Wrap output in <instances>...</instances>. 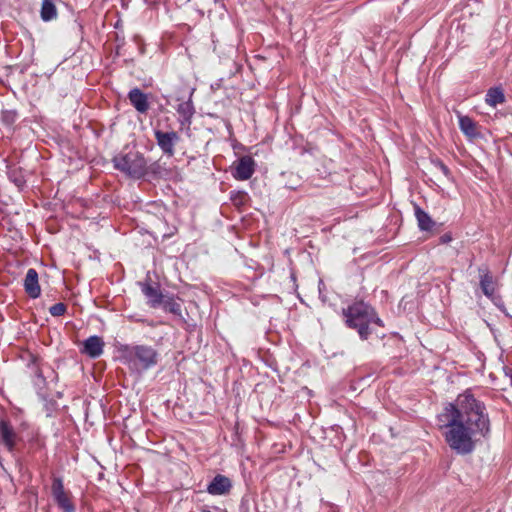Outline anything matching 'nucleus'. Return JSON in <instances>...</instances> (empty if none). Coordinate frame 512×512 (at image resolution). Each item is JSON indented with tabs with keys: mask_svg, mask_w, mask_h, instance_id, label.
<instances>
[{
	"mask_svg": "<svg viewBox=\"0 0 512 512\" xmlns=\"http://www.w3.org/2000/svg\"><path fill=\"white\" fill-rule=\"evenodd\" d=\"M9 177L18 188H22L25 185V180L23 176L16 175L14 171L10 173Z\"/></svg>",
	"mask_w": 512,
	"mask_h": 512,
	"instance_id": "obj_24",
	"label": "nucleus"
},
{
	"mask_svg": "<svg viewBox=\"0 0 512 512\" xmlns=\"http://www.w3.org/2000/svg\"><path fill=\"white\" fill-rule=\"evenodd\" d=\"M120 353L123 363L138 374L155 367L159 362V353L149 345H123Z\"/></svg>",
	"mask_w": 512,
	"mask_h": 512,
	"instance_id": "obj_2",
	"label": "nucleus"
},
{
	"mask_svg": "<svg viewBox=\"0 0 512 512\" xmlns=\"http://www.w3.org/2000/svg\"><path fill=\"white\" fill-rule=\"evenodd\" d=\"M505 375L510 379V384L512 386V368H508L505 370Z\"/></svg>",
	"mask_w": 512,
	"mask_h": 512,
	"instance_id": "obj_28",
	"label": "nucleus"
},
{
	"mask_svg": "<svg viewBox=\"0 0 512 512\" xmlns=\"http://www.w3.org/2000/svg\"><path fill=\"white\" fill-rule=\"evenodd\" d=\"M346 323L350 328L357 329L361 339L366 340L371 334L369 324L375 323L383 326L382 320L377 317L374 309L363 301L356 302L343 310Z\"/></svg>",
	"mask_w": 512,
	"mask_h": 512,
	"instance_id": "obj_3",
	"label": "nucleus"
},
{
	"mask_svg": "<svg viewBox=\"0 0 512 512\" xmlns=\"http://www.w3.org/2000/svg\"><path fill=\"white\" fill-rule=\"evenodd\" d=\"M459 128L469 138H475L479 135L476 122L469 116L459 115Z\"/></svg>",
	"mask_w": 512,
	"mask_h": 512,
	"instance_id": "obj_16",
	"label": "nucleus"
},
{
	"mask_svg": "<svg viewBox=\"0 0 512 512\" xmlns=\"http://www.w3.org/2000/svg\"><path fill=\"white\" fill-rule=\"evenodd\" d=\"M239 512H251L250 509V500L247 497H242L240 505H239Z\"/></svg>",
	"mask_w": 512,
	"mask_h": 512,
	"instance_id": "obj_25",
	"label": "nucleus"
},
{
	"mask_svg": "<svg viewBox=\"0 0 512 512\" xmlns=\"http://www.w3.org/2000/svg\"><path fill=\"white\" fill-rule=\"evenodd\" d=\"M112 162L114 167L134 179H141L147 175V160L137 150L116 155Z\"/></svg>",
	"mask_w": 512,
	"mask_h": 512,
	"instance_id": "obj_4",
	"label": "nucleus"
},
{
	"mask_svg": "<svg viewBox=\"0 0 512 512\" xmlns=\"http://www.w3.org/2000/svg\"><path fill=\"white\" fill-rule=\"evenodd\" d=\"M17 119V113L13 110L2 111L1 120L6 125L13 124Z\"/></svg>",
	"mask_w": 512,
	"mask_h": 512,
	"instance_id": "obj_22",
	"label": "nucleus"
},
{
	"mask_svg": "<svg viewBox=\"0 0 512 512\" xmlns=\"http://www.w3.org/2000/svg\"><path fill=\"white\" fill-rule=\"evenodd\" d=\"M449 240H450V237H449V236H446V235H445V236H443V237H442V241H443V242H447V241H449Z\"/></svg>",
	"mask_w": 512,
	"mask_h": 512,
	"instance_id": "obj_29",
	"label": "nucleus"
},
{
	"mask_svg": "<svg viewBox=\"0 0 512 512\" xmlns=\"http://www.w3.org/2000/svg\"><path fill=\"white\" fill-rule=\"evenodd\" d=\"M232 488L231 480L221 474L216 475L207 486V492L211 495H225Z\"/></svg>",
	"mask_w": 512,
	"mask_h": 512,
	"instance_id": "obj_11",
	"label": "nucleus"
},
{
	"mask_svg": "<svg viewBox=\"0 0 512 512\" xmlns=\"http://www.w3.org/2000/svg\"><path fill=\"white\" fill-rule=\"evenodd\" d=\"M0 438L10 452L14 450L19 438L11 423L4 419L0 420Z\"/></svg>",
	"mask_w": 512,
	"mask_h": 512,
	"instance_id": "obj_10",
	"label": "nucleus"
},
{
	"mask_svg": "<svg viewBox=\"0 0 512 512\" xmlns=\"http://www.w3.org/2000/svg\"><path fill=\"white\" fill-rule=\"evenodd\" d=\"M161 306L165 312H169L180 317L182 316L181 305L172 296H165Z\"/></svg>",
	"mask_w": 512,
	"mask_h": 512,
	"instance_id": "obj_20",
	"label": "nucleus"
},
{
	"mask_svg": "<svg viewBox=\"0 0 512 512\" xmlns=\"http://www.w3.org/2000/svg\"><path fill=\"white\" fill-rule=\"evenodd\" d=\"M176 110L177 113L179 114V123L181 129H189L192 123V118L195 114V108L191 97L187 101L180 103Z\"/></svg>",
	"mask_w": 512,
	"mask_h": 512,
	"instance_id": "obj_12",
	"label": "nucleus"
},
{
	"mask_svg": "<svg viewBox=\"0 0 512 512\" xmlns=\"http://www.w3.org/2000/svg\"><path fill=\"white\" fill-rule=\"evenodd\" d=\"M200 512H227L225 509H221L219 507H213V510H211L208 506H203L200 508Z\"/></svg>",
	"mask_w": 512,
	"mask_h": 512,
	"instance_id": "obj_26",
	"label": "nucleus"
},
{
	"mask_svg": "<svg viewBox=\"0 0 512 512\" xmlns=\"http://www.w3.org/2000/svg\"><path fill=\"white\" fill-rule=\"evenodd\" d=\"M255 171V161L250 156L241 157L233 171V177L237 180H248Z\"/></svg>",
	"mask_w": 512,
	"mask_h": 512,
	"instance_id": "obj_8",
	"label": "nucleus"
},
{
	"mask_svg": "<svg viewBox=\"0 0 512 512\" xmlns=\"http://www.w3.org/2000/svg\"><path fill=\"white\" fill-rule=\"evenodd\" d=\"M165 172L166 169L160 164L159 161H155L150 165L147 164V174H150L153 177H163Z\"/></svg>",
	"mask_w": 512,
	"mask_h": 512,
	"instance_id": "obj_21",
	"label": "nucleus"
},
{
	"mask_svg": "<svg viewBox=\"0 0 512 512\" xmlns=\"http://www.w3.org/2000/svg\"><path fill=\"white\" fill-rule=\"evenodd\" d=\"M415 217L418 222V227L422 231H429L435 225L432 218L419 206H415Z\"/></svg>",
	"mask_w": 512,
	"mask_h": 512,
	"instance_id": "obj_17",
	"label": "nucleus"
},
{
	"mask_svg": "<svg viewBox=\"0 0 512 512\" xmlns=\"http://www.w3.org/2000/svg\"><path fill=\"white\" fill-rule=\"evenodd\" d=\"M40 16L45 22L51 21L57 17L56 6L51 0L42 1Z\"/></svg>",
	"mask_w": 512,
	"mask_h": 512,
	"instance_id": "obj_18",
	"label": "nucleus"
},
{
	"mask_svg": "<svg viewBox=\"0 0 512 512\" xmlns=\"http://www.w3.org/2000/svg\"><path fill=\"white\" fill-rule=\"evenodd\" d=\"M67 310V307L64 303H56L54 305H52L50 308H49V312L52 316L54 317H58V316H62L64 315V313L66 312Z\"/></svg>",
	"mask_w": 512,
	"mask_h": 512,
	"instance_id": "obj_23",
	"label": "nucleus"
},
{
	"mask_svg": "<svg viewBox=\"0 0 512 512\" xmlns=\"http://www.w3.org/2000/svg\"><path fill=\"white\" fill-rule=\"evenodd\" d=\"M480 287L486 297L491 299L496 305L497 301H501L500 297L496 296L497 281L486 266L478 268Z\"/></svg>",
	"mask_w": 512,
	"mask_h": 512,
	"instance_id": "obj_6",
	"label": "nucleus"
},
{
	"mask_svg": "<svg viewBox=\"0 0 512 512\" xmlns=\"http://www.w3.org/2000/svg\"><path fill=\"white\" fill-rule=\"evenodd\" d=\"M485 101L492 107H496L498 104L503 103L505 101V96L502 89L498 87L490 88L487 91Z\"/></svg>",
	"mask_w": 512,
	"mask_h": 512,
	"instance_id": "obj_19",
	"label": "nucleus"
},
{
	"mask_svg": "<svg viewBox=\"0 0 512 512\" xmlns=\"http://www.w3.org/2000/svg\"><path fill=\"white\" fill-rule=\"evenodd\" d=\"M438 425L451 450L459 455L474 451L476 443L490 433V420L485 404L470 390L459 394L444 406L437 416Z\"/></svg>",
	"mask_w": 512,
	"mask_h": 512,
	"instance_id": "obj_1",
	"label": "nucleus"
},
{
	"mask_svg": "<svg viewBox=\"0 0 512 512\" xmlns=\"http://www.w3.org/2000/svg\"><path fill=\"white\" fill-rule=\"evenodd\" d=\"M435 165L445 174V175H448L449 174V169L448 167L443 163L441 162L440 160H437L435 162Z\"/></svg>",
	"mask_w": 512,
	"mask_h": 512,
	"instance_id": "obj_27",
	"label": "nucleus"
},
{
	"mask_svg": "<svg viewBox=\"0 0 512 512\" xmlns=\"http://www.w3.org/2000/svg\"><path fill=\"white\" fill-rule=\"evenodd\" d=\"M131 105L138 113L145 114L149 110L148 96L139 88H133L128 93Z\"/></svg>",
	"mask_w": 512,
	"mask_h": 512,
	"instance_id": "obj_13",
	"label": "nucleus"
},
{
	"mask_svg": "<svg viewBox=\"0 0 512 512\" xmlns=\"http://www.w3.org/2000/svg\"><path fill=\"white\" fill-rule=\"evenodd\" d=\"M104 341L100 336L93 335L88 337L83 342L81 353L89 356L92 359H96L103 354Z\"/></svg>",
	"mask_w": 512,
	"mask_h": 512,
	"instance_id": "obj_9",
	"label": "nucleus"
},
{
	"mask_svg": "<svg viewBox=\"0 0 512 512\" xmlns=\"http://www.w3.org/2000/svg\"><path fill=\"white\" fill-rule=\"evenodd\" d=\"M157 145L164 155L169 157L175 154V145L180 141V135L176 131L154 130Z\"/></svg>",
	"mask_w": 512,
	"mask_h": 512,
	"instance_id": "obj_5",
	"label": "nucleus"
},
{
	"mask_svg": "<svg viewBox=\"0 0 512 512\" xmlns=\"http://www.w3.org/2000/svg\"><path fill=\"white\" fill-rule=\"evenodd\" d=\"M25 292L31 298H38L41 294V289L38 282V273L35 269H28L24 279Z\"/></svg>",
	"mask_w": 512,
	"mask_h": 512,
	"instance_id": "obj_15",
	"label": "nucleus"
},
{
	"mask_svg": "<svg viewBox=\"0 0 512 512\" xmlns=\"http://www.w3.org/2000/svg\"><path fill=\"white\" fill-rule=\"evenodd\" d=\"M51 490L55 502L63 512H75V506L65 491L61 478L55 477L53 479Z\"/></svg>",
	"mask_w": 512,
	"mask_h": 512,
	"instance_id": "obj_7",
	"label": "nucleus"
},
{
	"mask_svg": "<svg viewBox=\"0 0 512 512\" xmlns=\"http://www.w3.org/2000/svg\"><path fill=\"white\" fill-rule=\"evenodd\" d=\"M141 291L148 299L147 304L152 308L160 307L162 302L164 301L165 295L159 289L158 285H151L149 283H144L141 285Z\"/></svg>",
	"mask_w": 512,
	"mask_h": 512,
	"instance_id": "obj_14",
	"label": "nucleus"
}]
</instances>
